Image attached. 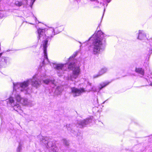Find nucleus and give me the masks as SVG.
<instances>
[{"label": "nucleus", "mask_w": 152, "mask_h": 152, "mask_svg": "<svg viewBox=\"0 0 152 152\" xmlns=\"http://www.w3.org/2000/svg\"><path fill=\"white\" fill-rule=\"evenodd\" d=\"M77 55V53L76 52L73 55L74 56H72L69 57L68 62L66 64H53V67L57 69L58 75L59 76L62 75L64 71L69 69L72 70V73L70 75L69 79L73 81L78 77L80 73V69L79 67L76 65L75 63L76 60L74 59V57Z\"/></svg>", "instance_id": "nucleus-1"}, {"label": "nucleus", "mask_w": 152, "mask_h": 152, "mask_svg": "<svg viewBox=\"0 0 152 152\" xmlns=\"http://www.w3.org/2000/svg\"><path fill=\"white\" fill-rule=\"evenodd\" d=\"M38 42L42 41L41 47L43 50L44 58L42 62V65L48 64L49 61L48 58L47 54V48L48 42L51 40L56 34L54 29L52 27H48V28L41 29L39 28L37 30Z\"/></svg>", "instance_id": "nucleus-2"}, {"label": "nucleus", "mask_w": 152, "mask_h": 152, "mask_svg": "<svg viewBox=\"0 0 152 152\" xmlns=\"http://www.w3.org/2000/svg\"><path fill=\"white\" fill-rule=\"evenodd\" d=\"M107 36L101 31H96L87 41L84 43L87 44L89 40L92 41V44L89 48V50L95 55L99 53L100 50L106 44Z\"/></svg>", "instance_id": "nucleus-3"}, {"label": "nucleus", "mask_w": 152, "mask_h": 152, "mask_svg": "<svg viewBox=\"0 0 152 152\" xmlns=\"http://www.w3.org/2000/svg\"><path fill=\"white\" fill-rule=\"evenodd\" d=\"M30 83L33 86L37 88L39 86L41 83V81L37 78V75H34L32 79H30L21 83H13L14 86V93L15 91L18 92L23 91L25 94H29L31 90L28 86Z\"/></svg>", "instance_id": "nucleus-4"}, {"label": "nucleus", "mask_w": 152, "mask_h": 152, "mask_svg": "<svg viewBox=\"0 0 152 152\" xmlns=\"http://www.w3.org/2000/svg\"><path fill=\"white\" fill-rule=\"evenodd\" d=\"M13 94H15V98L17 102H15L12 97H10L8 99H7V102L8 104L9 103L14 107V109L15 110L18 112L20 110L21 107L19 103H20L23 105L28 106H31L33 105L32 102L28 100L26 98H22L18 94L21 91L18 92V91H15L14 93V86H13ZM23 92V91H22Z\"/></svg>", "instance_id": "nucleus-5"}, {"label": "nucleus", "mask_w": 152, "mask_h": 152, "mask_svg": "<svg viewBox=\"0 0 152 152\" xmlns=\"http://www.w3.org/2000/svg\"><path fill=\"white\" fill-rule=\"evenodd\" d=\"M42 142L46 145L47 148H49L50 152H57V148L55 144L51 142H48L45 139L42 138Z\"/></svg>", "instance_id": "nucleus-6"}, {"label": "nucleus", "mask_w": 152, "mask_h": 152, "mask_svg": "<svg viewBox=\"0 0 152 152\" xmlns=\"http://www.w3.org/2000/svg\"><path fill=\"white\" fill-rule=\"evenodd\" d=\"M71 93L74 97L79 96L86 91V90L83 88H78L73 87L71 88Z\"/></svg>", "instance_id": "nucleus-7"}, {"label": "nucleus", "mask_w": 152, "mask_h": 152, "mask_svg": "<svg viewBox=\"0 0 152 152\" xmlns=\"http://www.w3.org/2000/svg\"><path fill=\"white\" fill-rule=\"evenodd\" d=\"M2 55V53H0V68L5 67L10 60L8 57L1 56Z\"/></svg>", "instance_id": "nucleus-8"}, {"label": "nucleus", "mask_w": 152, "mask_h": 152, "mask_svg": "<svg viewBox=\"0 0 152 152\" xmlns=\"http://www.w3.org/2000/svg\"><path fill=\"white\" fill-rule=\"evenodd\" d=\"M109 83L108 82H105L101 83L99 84V85L98 87V88L97 89L96 88V86H93L91 88V90H89V91H88L89 92L91 91H93V92H96L97 91H99L102 88H104Z\"/></svg>", "instance_id": "nucleus-9"}, {"label": "nucleus", "mask_w": 152, "mask_h": 152, "mask_svg": "<svg viewBox=\"0 0 152 152\" xmlns=\"http://www.w3.org/2000/svg\"><path fill=\"white\" fill-rule=\"evenodd\" d=\"M111 0H97L94 1L93 4L94 7H101L106 3V1L108 3L110 2Z\"/></svg>", "instance_id": "nucleus-10"}, {"label": "nucleus", "mask_w": 152, "mask_h": 152, "mask_svg": "<svg viewBox=\"0 0 152 152\" xmlns=\"http://www.w3.org/2000/svg\"><path fill=\"white\" fill-rule=\"evenodd\" d=\"M46 75L44 76L43 77L42 76L40 80H42V83L46 84H51V87L52 88H54L55 86V83L54 80H50L48 79H46Z\"/></svg>", "instance_id": "nucleus-11"}, {"label": "nucleus", "mask_w": 152, "mask_h": 152, "mask_svg": "<svg viewBox=\"0 0 152 152\" xmlns=\"http://www.w3.org/2000/svg\"><path fill=\"white\" fill-rule=\"evenodd\" d=\"M138 32L137 39L141 40L144 39L146 37V34L144 31L142 30H139Z\"/></svg>", "instance_id": "nucleus-12"}, {"label": "nucleus", "mask_w": 152, "mask_h": 152, "mask_svg": "<svg viewBox=\"0 0 152 152\" xmlns=\"http://www.w3.org/2000/svg\"><path fill=\"white\" fill-rule=\"evenodd\" d=\"M91 121V120L90 119H86V120H84L82 121H78V124L80 126V127H82L85 126V125L88 124Z\"/></svg>", "instance_id": "nucleus-13"}, {"label": "nucleus", "mask_w": 152, "mask_h": 152, "mask_svg": "<svg viewBox=\"0 0 152 152\" xmlns=\"http://www.w3.org/2000/svg\"><path fill=\"white\" fill-rule=\"evenodd\" d=\"M62 86H58L56 88L55 91V94L57 95L60 94L63 90V88Z\"/></svg>", "instance_id": "nucleus-14"}, {"label": "nucleus", "mask_w": 152, "mask_h": 152, "mask_svg": "<svg viewBox=\"0 0 152 152\" xmlns=\"http://www.w3.org/2000/svg\"><path fill=\"white\" fill-rule=\"evenodd\" d=\"M136 72L139 73L141 77L143 76L144 74V71L143 69L141 68H137L135 70Z\"/></svg>", "instance_id": "nucleus-15"}, {"label": "nucleus", "mask_w": 152, "mask_h": 152, "mask_svg": "<svg viewBox=\"0 0 152 152\" xmlns=\"http://www.w3.org/2000/svg\"><path fill=\"white\" fill-rule=\"evenodd\" d=\"M107 71V69L106 68H104L101 69V70L99 71V73L101 76L103 74L105 73Z\"/></svg>", "instance_id": "nucleus-16"}, {"label": "nucleus", "mask_w": 152, "mask_h": 152, "mask_svg": "<svg viewBox=\"0 0 152 152\" xmlns=\"http://www.w3.org/2000/svg\"><path fill=\"white\" fill-rule=\"evenodd\" d=\"M148 79L146 78L147 81L150 85L152 86V76H150V77L148 76Z\"/></svg>", "instance_id": "nucleus-17"}, {"label": "nucleus", "mask_w": 152, "mask_h": 152, "mask_svg": "<svg viewBox=\"0 0 152 152\" xmlns=\"http://www.w3.org/2000/svg\"><path fill=\"white\" fill-rule=\"evenodd\" d=\"M84 83H87L88 85L90 86H91V83H90L88 78H84Z\"/></svg>", "instance_id": "nucleus-18"}, {"label": "nucleus", "mask_w": 152, "mask_h": 152, "mask_svg": "<svg viewBox=\"0 0 152 152\" xmlns=\"http://www.w3.org/2000/svg\"><path fill=\"white\" fill-rule=\"evenodd\" d=\"M22 149V146L20 144H19L17 150L16 152H20L21 151Z\"/></svg>", "instance_id": "nucleus-19"}, {"label": "nucleus", "mask_w": 152, "mask_h": 152, "mask_svg": "<svg viewBox=\"0 0 152 152\" xmlns=\"http://www.w3.org/2000/svg\"><path fill=\"white\" fill-rule=\"evenodd\" d=\"M101 76V75H100V74L98 73L97 75H94L93 76V78H97L99 76Z\"/></svg>", "instance_id": "nucleus-20"}, {"label": "nucleus", "mask_w": 152, "mask_h": 152, "mask_svg": "<svg viewBox=\"0 0 152 152\" xmlns=\"http://www.w3.org/2000/svg\"><path fill=\"white\" fill-rule=\"evenodd\" d=\"M66 127L67 128V130H70L71 128L70 127V124H67L66 125Z\"/></svg>", "instance_id": "nucleus-21"}, {"label": "nucleus", "mask_w": 152, "mask_h": 152, "mask_svg": "<svg viewBox=\"0 0 152 152\" xmlns=\"http://www.w3.org/2000/svg\"><path fill=\"white\" fill-rule=\"evenodd\" d=\"M4 112V110H2V109L0 107V115L3 112Z\"/></svg>", "instance_id": "nucleus-22"}, {"label": "nucleus", "mask_w": 152, "mask_h": 152, "mask_svg": "<svg viewBox=\"0 0 152 152\" xmlns=\"http://www.w3.org/2000/svg\"><path fill=\"white\" fill-rule=\"evenodd\" d=\"M64 143L66 144V145H68V143L67 142V141L65 140H64Z\"/></svg>", "instance_id": "nucleus-23"}, {"label": "nucleus", "mask_w": 152, "mask_h": 152, "mask_svg": "<svg viewBox=\"0 0 152 152\" xmlns=\"http://www.w3.org/2000/svg\"><path fill=\"white\" fill-rule=\"evenodd\" d=\"M33 18L34 19V20H35V22H36V23H37V18H35V17H33Z\"/></svg>", "instance_id": "nucleus-24"}, {"label": "nucleus", "mask_w": 152, "mask_h": 152, "mask_svg": "<svg viewBox=\"0 0 152 152\" xmlns=\"http://www.w3.org/2000/svg\"><path fill=\"white\" fill-rule=\"evenodd\" d=\"M149 53H152V50L150 49L149 51Z\"/></svg>", "instance_id": "nucleus-25"}, {"label": "nucleus", "mask_w": 152, "mask_h": 152, "mask_svg": "<svg viewBox=\"0 0 152 152\" xmlns=\"http://www.w3.org/2000/svg\"><path fill=\"white\" fill-rule=\"evenodd\" d=\"M79 42V43H80L81 44V45H82V43H81L80 42Z\"/></svg>", "instance_id": "nucleus-26"}, {"label": "nucleus", "mask_w": 152, "mask_h": 152, "mask_svg": "<svg viewBox=\"0 0 152 152\" xmlns=\"http://www.w3.org/2000/svg\"><path fill=\"white\" fill-rule=\"evenodd\" d=\"M105 9H104V11H105Z\"/></svg>", "instance_id": "nucleus-27"}, {"label": "nucleus", "mask_w": 152, "mask_h": 152, "mask_svg": "<svg viewBox=\"0 0 152 152\" xmlns=\"http://www.w3.org/2000/svg\"><path fill=\"white\" fill-rule=\"evenodd\" d=\"M151 39V40H152V39Z\"/></svg>", "instance_id": "nucleus-28"}]
</instances>
